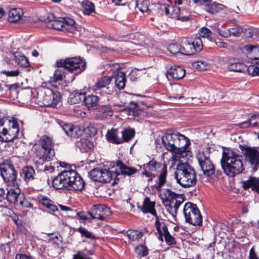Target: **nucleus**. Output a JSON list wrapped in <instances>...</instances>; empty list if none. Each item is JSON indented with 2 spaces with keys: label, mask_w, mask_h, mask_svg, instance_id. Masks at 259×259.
I'll list each match as a JSON object with an SVG mask.
<instances>
[{
  "label": "nucleus",
  "mask_w": 259,
  "mask_h": 259,
  "mask_svg": "<svg viewBox=\"0 0 259 259\" xmlns=\"http://www.w3.org/2000/svg\"><path fill=\"white\" fill-rule=\"evenodd\" d=\"M23 173L24 175L25 180L30 181L33 179V176L35 174L33 168L31 166H26L22 169Z\"/></svg>",
  "instance_id": "nucleus-46"
},
{
  "label": "nucleus",
  "mask_w": 259,
  "mask_h": 259,
  "mask_svg": "<svg viewBox=\"0 0 259 259\" xmlns=\"http://www.w3.org/2000/svg\"><path fill=\"white\" fill-rule=\"evenodd\" d=\"M6 198L10 203L15 204L18 200L21 191L18 187V184L12 185L8 187Z\"/></svg>",
  "instance_id": "nucleus-19"
},
{
  "label": "nucleus",
  "mask_w": 259,
  "mask_h": 259,
  "mask_svg": "<svg viewBox=\"0 0 259 259\" xmlns=\"http://www.w3.org/2000/svg\"><path fill=\"white\" fill-rule=\"evenodd\" d=\"M36 157L34 159V162L37 168L40 170L42 169L44 163L51 160L53 157H48V154L36 151Z\"/></svg>",
  "instance_id": "nucleus-27"
},
{
  "label": "nucleus",
  "mask_w": 259,
  "mask_h": 259,
  "mask_svg": "<svg viewBox=\"0 0 259 259\" xmlns=\"http://www.w3.org/2000/svg\"><path fill=\"white\" fill-rule=\"evenodd\" d=\"M249 259H259L256 256V253L254 252V250L253 249V248H252L249 251Z\"/></svg>",
  "instance_id": "nucleus-62"
},
{
  "label": "nucleus",
  "mask_w": 259,
  "mask_h": 259,
  "mask_svg": "<svg viewBox=\"0 0 259 259\" xmlns=\"http://www.w3.org/2000/svg\"><path fill=\"white\" fill-rule=\"evenodd\" d=\"M221 162L225 173L229 177L241 173L244 169L242 156L231 149L223 151Z\"/></svg>",
  "instance_id": "nucleus-3"
},
{
  "label": "nucleus",
  "mask_w": 259,
  "mask_h": 259,
  "mask_svg": "<svg viewBox=\"0 0 259 259\" xmlns=\"http://www.w3.org/2000/svg\"><path fill=\"white\" fill-rule=\"evenodd\" d=\"M63 20V31L74 33L77 31L75 22L70 18H62Z\"/></svg>",
  "instance_id": "nucleus-25"
},
{
  "label": "nucleus",
  "mask_w": 259,
  "mask_h": 259,
  "mask_svg": "<svg viewBox=\"0 0 259 259\" xmlns=\"http://www.w3.org/2000/svg\"><path fill=\"white\" fill-rule=\"evenodd\" d=\"M99 111L104 117L107 116H110L113 114V111L112 110L111 107L109 105H102L99 106Z\"/></svg>",
  "instance_id": "nucleus-48"
},
{
  "label": "nucleus",
  "mask_w": 259,
  "mask_h": 259,
  "mask_svg": "<svg viewBox=\"0 0 259 259\" xmlns=\"http://www.w3.org/2000/svg\"><path fill=\"white\" fill-rule=\"evenodd\" d=\"M245 160L250 163L253 171H256L259 165V150L251 147H245L243 150Z\"/></svg>",
  "instance_id": "nucleus-14"
},
{
  "label": "nucleus",
  "mask_w": 259,
  "mask_h": 259,
  "mask_svg": "<svg viewBox=\"0 0 259 259\" xmlns=\"http://www.w3.org/2000/svg\"><path fill=\"white\" fill-rule=\"evenodd\" d=\"M230 34L233 36H238L242 33L243 31V28L236 26L234 28L230 29Z\"/></svg>",
  "instance_id": "nucleus-52"
},
{
  "label": "nucleus",
  "mask_w": 259,
  "mask_h": 259,
  "mask_svg": "<svg viewBox=\"0 0 259 259\" xmlns=\"http://www.w3.org/2000/svg\"><path fill=\"white\" fill-rule=\"evenodd\" d=\"M187 103L188 104H191L193 105H199L201 103L200 98L198 97H189L187 98Z\"/></svg>",
  "instance_id": "nucleus-57"
},
{
  "label": "nucleus",
  "mask_w": 259,
  "mask_h": 259,
  "mask_svg": "<svg viewBox=\"0 0 259 259\" xmlns=\"http://www.w3.org/2000/svg\"><path fill=\"white\" fill-rule=\"evenodd\" d=\"M16 62L23 67H27L29 65L28 59L24 55L19 53H17L15 55Z\"/></svg>",
  "instance_id": "nucleus-45"
},
{
  "label": "nucleus",
  "mask_w": 259,
  "mask_h": 259,
  "mask_svg": "<svg viewBox=\"0 0 259 259\" xmlns=\"http://www.w3.org/2000/svg\"><path fill=\"white\" fill-rule=\"evenodd\" d=\"M81 5L83 7V13L85 15H90L95 11V6L93 3L89 1H84Z\"/></svg>",
  "instance_id": "nucleus-43"
},
{
  "label": "nucleus",
  "mask_w": 259,
  "mask_h": 259,
  "mask_svg": "<svg viewBox=\"0 0 259 259\" xmlns=\"http://www.w3.org/2000/svg\"><path fill=\"white\" fill-rule=\"evenodd\" d=\"M183 211L186 222L195 226L201 225L202 217L196 205L191 203H186Z\"/></svg>",
  "instance_id": "nucleus-10"
},
{
  "label": "nucleus",
  "mask_w": 259,
  "mask_h": 259,
  "mask_svg": "<svg viewBox=\"0 0 259 259\" xmlns=\"http://www.w3.org/2000/svg\"><path fill=\"white\" fill-rule=\"evenodd\" d=\"M66 134L71 137L78 138L82 133V131L77 126L65 123L62 126Z\"/></svg>",
  "instance_id": "nucleus-22"
},
{
  "label": "nucleus",
  "mask_w": 259,
  "mask_h": 259,
  "mask_svg": "<svg viewBox=\"0 0 259 259\" xmlns=\"http://www.w3.org/2000/svg\"><path fill=\"white\" fill-rule=\"evenodd\" d=\"M123 142H127L131 140L135 135V131L133 129H126L122 132Z\"/></svg>",
  "instance_id": "nucleus-50"
},
{
  "label": "nucleus",
  "mask_w": 259,
  "mask_h": 259,
  "mask_svg": "<svg viewBox=\"0 0 259 259\" xmlns=\"http://www.w3.org/2000/svg\"><path fill=\"white\" fill-rule=\"evenodd\" d=\"M72 259H92L87 256V255L82 251H78L75 254L73 255Z\"/></svg>",
  "instance_id": "nucleus-58"
},
{
  "label": "nucleus",
  "mask_w": 259,
  "mask_h": 259,
  "mask_svg": "<svg viewBox=\"0 0 259 259\" xmlns=\"http://www.w3.org/2000/svg\"><path fill=\"white\" fill-rule=\"evenodd\" d=\"M162 143L168 151L172 152L171 157L172 164H176L181 159L186 160L192 152L188 146L189 139L185 136L172 131L167 132L161 138Z\"/></svg>",
  "instance_id": "nucleus-1"
},
{
  "label": "nucleus",
  "mask_w": 259,
  "mask_h": 259,
  "mask_svg": "<svg viewBox=\"0 0 259 259\" xmlns=\"http://www.w3.org/2000/svg\"><path fill=\"white\" fill-rule=\"evenodd\" d=\"M181 48L182 45L178 44H174L169 45L168 47V49L169 51L174 54H176L178 53L181 54Z\"/></svg>",
  "instance_id": "nucleus-51"
},
{
  "label": "nucleus",
  "mask_w": 259,
  "mask_h": 259,
  "mask_svg": "<svg viewBox=\"0 0 259 259\" xmlns=\"http://www.w3.org/2000/svg\"><path fill=\"white\" fill-rule=\"evenodd\" d=\"M141 7L139 8V10L142 12H146L148 11V7L146 4L143 3L141 5Z\"/></svg>",
  "instance_id": "nucleus-63"
},
{
  "label": "nucleus",
  "mask_w": 259,
  "mask_h": 259,
  "mask_svg": "<svg viewBox=\"0 0 259 259\" xmlns=\"http://www.w3.org/2000/svg\"><path fill=\"white\" fill-rule=\"evenodd\" d=\"M185 70L180 66H174L170 68L167 73V76H170L174 79H180L183 78L185 75Z\"/></svg>",
  "instance_id": "nucleus-23"
},
{
  "label": "nucleus",
  "mask_w": 259,
  "mask_h": 259,
  "mask_svg": "<svg viewBox=\"0 0 259 259\" xmlns=\"http://www.w3.org/2000/svg\"><path fill=\"white\" fill-rule=\"evenodd\" d=\"M159 196L167 211L175 218L178 209L184 201L182 195L176 194L169 189H164Z\"/></svg>",
  "instance_id": "nucleus-5"
},
{
  "label": "nucleus",
  "mask_w": 259,
  "mask_h": 259,
  "mask_svg": "<svg viewBox=\"0 0 259 259\" xmlns=\"http://www.w3.org/2000/svg\"><path fill=\"white\" fill-rule=\"evenodd\" d=\"M242 33H243L244 36L246 37L252 38L254 35V30L251 28H243V31Z\"/></svg>",
  "instance_id": "nucleus-54"
},
{
  "label": "nucleus",
  "mask_w": 259,
  "mask_h": 259,
  "mask_svg": "<svg viewBox=\"0 0 259 259\" xmlns=\"http://www.w3.org/2000/svg\"><path fill=\"white\" fill-rule=\"evenodd\" d=\"M161 9L165 11L166 15L181 21H187L190 19L189 16H180V9L179 7L163 4L161 6Z\"/></svg>",
  "instance_id": "nucleus-17"
},
{
  "label": "nucleus",
  "mask_w": 259,
  "mask_h": 259,
  "mask_svg": "<svg viewBox=\"0 0 259 259\" xmlns=\"http://www.w3.org/2000/svg\"><path fill=\"white\" fill-rule=\"evenodd\" d=\"M215 45L217 47L221 48H226L227 46L225 42L221 41L215 42Z\"/></svg>",
  "instance_id": "nucleus-64"
},
{
  "label": "nucleus",
  "mask_w": 259,
  "mask_h": 259,
  "mask_svg": "<svg viewBox=\"0 0 259 259\" xmlns=\"http://www.w3.org/2000/svg\"><path fill=\"white\" fill-rule=\"evenodd\" d=\"M199 34L200 37L211 40L212 32L209 29L202 27L199 30Z\"/></svg>",
  "instance_id": "nucleus-49"
},
{
  "label": "nucleus",
  "mask_w": 259,
  "mask_h": 259,
  "mask_svg": "<svg viewBox=\"0 0 259 259\" xmlns=\"http://www.w3.org/2000/svg\"><path fill=\"white\" fill-rule=\"evenodd\" d=\"M106 137L109 142L112 143L121 144L123 142V140L118 136L117 129L112 128L108 131Z\"/></svg>",
  "instance_id": "nucleus-28"
},
{
  "label": "nucleus",
  "mask_w": 259,
  "mask_h": 259,
  "mask_svg": "<svg viewBox=\"0 0 259 259\" xmlns=\"http://www.w3.org/2000/svg\"><path fill=\"white\" fill-rule=\"evenodd\" d=\"M19 127L17 120L14 118H4L0 120V140L10 142L18 135Z\"/></svg>",
  "instance_id": "nucleus-6"
},
{
  "label": "nucleus",
  "mask_w": 259,
  "mask_h": 259,
  "mask_svg": "<svg viewBox=\"0 0 259 259\" xmlns=\"http://www.w3.org/2000/svg\"><path fill=\"white\" fill-rule=\"evenodd\" d=\"M243 187L245 189L252 187L253 190H255L259 193V179L255 178H251L249 180L242 182Z\"/></svg>",
  "instance_id": "nucleus-33"
},
{
  "label": "nucleus",
  "mask_w": 259,
  "mask_h": 259,
  "mask_svg": "<svg viewBox=\"0 0 259 259\" xmlns=\"http://www.w3.org/2000/svg\"><path fill=\"white\" fill-rule=\"evenodd\" d=\"M84 104L88 109L97 107L99 105V98L95 95H88L84 98Z\"/></svg>",
  "instance_id": "nucleus-31"
},
{
  "label": "nucleus",
  "mask_w": 259,
  "mask_h": 259,
  "mask_svg": "<svg viewBox=\"0 0 259 259\" xmlns=\"http://www.w3.org/2000/svg\"><path fill=\"white\" fill-rule=\"evenodd\" d=\"M155 226L159 233L158 238L160 240L163 241L162 236H163L166 243L168 245L175 244V238L169 234L167 226L164 223L157 220L155 222Z\"/></svg>",
  "instance_id": "nucleus-15"
},
{
  "label": "nucleus",
  "mask_w": 259,
  "mask_h": 259,
  "mask_svg": "<svg viewBox=\"0 0 259 259\" xmlns=\"http://www.w3.org/2000/svg\"><path fill=\"white\" fill-rule=\"evenodd\" d=\"M126 234L132 241H138L143 236L142 232L136 230H128L126 232Z\"/></svg>",
  "instance_id": "nucleus-42"
},
{
  "label": "nucleus",
  "mask_w": 259,
  "mask_h": 259,
  "mask_svg": "<svg viewBox=\"0 0 259 259\" xmlns=\"http://www.w3.org/2000/svg\"><path fill=\"white\" fill-rule=\"evenodd\" d=\"M52 185L56 189L79 191L83 188L84 182L75 170H64L53 179Z\"/></svg>",
  "instance_id": "nucleus-2"
},
{
  "label": "nucleus",
  "mask_w": 259,
  "mask_h": 259,
  "mask_svg": "<svg viewBox=\"0 0 259 259\" xmlns=\"http://www.w3.org/2000/svg\"><path fill=\"white\" fill-rule=\"evenodd\" d=\"M111 214L110 208L105 205H95L91 211L93 219L103 220L106 217Z\"/></svg>",
  "instance_id": "nucleus-16"
},
{
  "label": "nucleus",
  "mask_w": 259,
  "mask_h": 259,
  "mask_svg": "<svg viewBox=\"0 0 259 259\" xmlns=\"http://www.w3.org/2000/svg\"><path fill=\"white\" fill-rule=\"evenodd\" d=\"M38 199L40 203L47 208L53 211L58 210L57 206L54 204V202L50 199L48 197L45 195H40L38 196Z\"/></svg>",
  "instance_id": "nucleus-30"
},
{
  "label": "nucleus",
  "mask_w": 259,
  "mask_h": 259,
  "mask_svg": "<svg viewBox=\"0 0 259 259\" xmlns=\"http://www.w3.org/2000/svg\"><path fill=\"white\" fill-rule=\"evenodd\" d=\"M1 175L8 187L18 184L17 174L12 164L6 161L0 164Z\"/></svg>",
  "instance_id": "nucleus-11"
},
{
  "label": "nucleus",
  "mask_w": 259,
  "mask_h": 259,
  "mask_svg": "<svg viewBox=\"0 0 259 259\" xmlns=\"http://www.w3.org/2000/svg\"><path fill=\"white\" fill-rule=\"evenodd\" d=\"M181 159L177 162L175 177L177 182L184 188H189L195 185L197 179L194 169L190 164Z\"/></svg>",
  "instance_id": "nucleus-4"
},
{
  "label": "nucleus",
  "mask_w": 259,
  "mask_h": 259,
  "mask_svg": "<svg viewBox=\"0 0 259 259\" xmlns=\"http://www.w3.org/2000/svg\"><path fill=\"white\" fill-rule=\"evenodd\" d=\"M38 99L41 106L57 108L61 105V96L60 93L49 88H41Z\"/></svg>",
  "instance_id": "nucleus-7"
},
{
  "label": "nucleus",
  "mask_w": 259,
  "mask_h": 259,
  "mask_svg": "<svg viewBox=\"0 0 259 259\" xmlns=\"http://www.w3.org/2000/svg\"><path fill=\"white\" fill-rule=\"evenodd\" d=\"M167 174V170L165 166L162 168V170L158 178V185L155 187L156 190L160 193L162 191L161 187L166 182V177Z\"/></svg>",
  "instance_id": "nucleus-41"
},
{
  "label": "nucleus",
  "mask_w": 259,
  "mask_h": 259,
  "mask_svg": "<svg viewBox=\"0 0 259 259\" xmlns=\"http://www.w3.org/2000/svg\"><path fill=\"white\" fill-rule=\"evenodd\" d=\"M160 167L159 163L152 160L148 163L144 165V171L143 174L149 177L151 176V172L156 171Z\"/></svg>",
  "instance_id": "nucleus-26"
},
{
  "label": "nucleus",
  "mask_w": 259,
  "mask_h": 259,
  "mask_svg": "<svg viewBox=\"0 0 259 259\" xmlns=\"http://www.w3.org/2000/svg\"><path fill=\"white\" fill-rule=\"evenodd\" d=\"M217 32L219 33L220 35L224 37H228L231 36L230 29H226L225 30H221L220 29H218Z\"/></svg>",
  "instance_id": "nucleus-61"
},
{
  "label": "nucleus",
  "mask_w": 259,
  "mask_h": 259,
  "mask_svg": "<svg viewBox=\"0 0 259 259\" xmlns=\"http://www.w3.org/2000/svg\"><path fill=\"white\" fill-rule=\"evenodd\" d=\"M225 6L224 5L214 2L207 4L206 10L208 12L214 14L223 10Z\"/></svg>",
  "instance_id": "nucleus-40"
},
{
  "label": "nucleus",
  "mask_w": 259,
  "mask_h": 259,
  "mask_svg": "<svg viewBox=\"0 0 259 259\" xmlns=\"http://www.w3.org/2000/svg\"><path fill=\"white\" fill-rule=\"evenodd\" d=\"M247 68L245 65L240 62H231L228 66V69L230 71L240 72L247 71Z\"/></svg>",
  "instance_id": "nucleus-37"
},
{
  "label": "nucleus",
  "mask_w": 259,
  "mask_h": 259,
  "mask_svg": "<svg viewBox=\"0 0 259 259\" xmlns=\"http://www.w3.org/2000/svg\"><path fill=\"white\" fill-rule=\"evenodd\" d=\"M1 73L4 74L7 76L14 77L17 76L19 74V71L18 70H2Z\"/></svg>",
  "instance_id": "nucleus-55"
},
{
  "label": "nucleus",
  "mask_w": 259,
  "mask_h": 259,
  "mask_svg": "<svg viewBox=\"0 0 259 259\" xmlns=\"http://www.w3.org/2000/svg\"><path fill=\"white\" fill-rule=\"evenodd\" d=\"M199 98L201 101H202L201 103L207 102L209 98L208 93L206 91L203 92L200 95Z\"/></svg>",
  "instance_id": "nucleus-60"
},
{
  "label": "nucleus",
  "mask_w": 259,
  "mask_h": 259,
  "mask_svg": "<svg viewBox=\"0 0 259 259\" xmlns=\"http://www.w3.org/2000/svg\"><path fill=\"white\" fill-rule=\"evenodd\" d=\"M240 126L245 128L251 126L255 127H259V114L252 115L248 121L240 123Z\"/></svg>",
  "instance_id": "nucleus-35"
},
{
  "label": "nucleus",
  "mask_w": 259,
  "mask_h": 259,
  "mask_svg": "<svg viewBox=\"0 0 259 259\" xmlns=\"http://www.w3.org/2000/svg\"><path fill=\"white\" fill-rule=\"evenodd\" d=\"M136 252L140 255L145 256L148 254V250L143 245H139L136 248Z\"/></svg>",
  "instance_id": "nucleus-53"
},
{
  "label": "nucleus",
  "mask_w": 259,
  "mask_h": 259,
  "mask_svg": "<svg viewBox=\"0 0 259 259\" xmlns=\"http://www.w3.org/2000/svg\"><path fill=\"white\" fill-rule=\"evenodd\" d=\"M243 52L250 59L259 60V46L250 45H245L243 49Z\"/></svg>",
  "instance_id": "nucleus-21"
},
{
  "label": "nucleus",
  "mask_w": 259,
  "mask_h": 259,
  "mask_svg": "<svg viewBox=\"0 0 259 259\" xmlns=\"http://www.w3.org/2000/svg\"><path fill=\"white\" fill-rule=\"evenodd\" d=\"M116 165L119 168L121 175L131 176L137 172L136 168L124 165L120 160H118Z\"/></svg>",
  "instance_id": "nucleus-29"
},
{
  "label": "nucleus",
  "mask_w": 259,
  "mask_h": 259,
  "mask_svg": "<svg viewBox=\"0 0 259 259\" xmlns=\"http://www.w3.org/2000/svg\"><path fill=\"white\" fill-rule=\"evenodd\" d=\"M155 202L154 201H151L150 198L148 197H145L143 205L141 207V211L144 213H149L152 215H154L157 220H158V217L157 215L156 211L155 209Z\"/></svg>",
  "instance_id": "nucleus-20"
},
{
  "label": "nucleus",
  "mask_w": 259,
  "mask_h": 259,
  "mask_svg": "<svg viewBox=\"0 0 259 259\" xmlns=\"http://www.w3.org/2000/svg\"><path fill=\"white\" fill-rule=\"evenodd\" d=\"M193 66L197 69L203 71L207 69L209 67V64L206 60H199L192 63Z\"/></svg>",
  "instance_id": "nucleus-47"
},
{
  "label": "nucleus",
  "mask_w": 259,
  "mask_h": 259,
  "mask_svg": "<svg viewBox=\"0 0 259 259\" xmlns=\"http://www.w3.org/2000/svg\"><path fill=\"white\" fill-rule=\"evenodd\" d=\"M77 145L82 152H87L93 147V144L87 139L81 138L77 142Z\"/></svg>",
  "instance_id": "nucleus-38"
},
{
  "label": "nucleus",
  "mask_w": 259,
  "mask_h": 259,
  "mask_svg": "<svg viewBox=\"0 0 259 259\" xmlns=\"http://www.w3.org/2000/svg\"><path fill=\"white\" fill-rule=\"evenodd\" d=\"M125 74L123 72H119L115 76V82L116 87L119 90L123 89L125 85Z\"/></svg>",
  "instance_id": "nucleus-36"
},
{
  "label": "nucleus",
  "mask_w": 259,
  "mask_h": 259,
  "mask_svg": "<svg viewBox=\"0 0 259 259\" xmlns=\"http://www.w3.org/2000/svg\"><path fill=\"white\" fill-rule=\"evenodd\" d=\"M59 67H64L74 74L81 72L85 66V62L79 57H73L66 59H61L56 62Z\"/></svg>",
  "instance_id": "nucleus-9"
},
{
  "label": "nucleus",
  "mask_w": 259,
  "mask_h": 259,
  "mask_svg": "<svg viewBox=\"0 0 259 259\" xmlns=\"http://www.w3.org/2000/svg\"><path fill=\"white\" fill-rule=\"evenodd\" d=\"M111 81V78L109 76H104L100 79H99L98 82L96 83V91L98 90H108L109 92H106L109 94H111L113 92V89L110 88V87H108V85L110 83Z\"/></svg>",
  "instance_id": "nucleus-24"
},
{
  "label": "nucleus",
  "mask_w": 259,
  "mask_h": 259,
  "mask_svg": "<svg viewBox=\"0 0 259 259\" xmlns=\"http://www.w3.org/2000/svg\"><path fill=\"white\" fill-rule=\"evenodd\" d=\"M41 148L37 150V152L48 154V157H53L55 155V152L52 148V141L51 139L47 136H43L39 140Z\"/></svg>",
  "instance_id": "nucleus-18"
},
{
  "label": "nucleus",
  "mask_w": 259,
  "mask_h": 259,
  "mask_svg": "<svg viewBox=\"0 0 259 259\" xmlns=\"http://www.w3.org/2000/svg\"><path fill=\"white\" fill-rule=\"evenodd\" d=\"M66 75L67 73L63 69H57L55 70L52 79L54 82L64 81L65 82H69L70 81H72V80H70L67 79Z\"/></svg>",
  "instance_id": "nucleus-32"
},
{
  "label": "nucleus",
  "mask_w": 259,
  "mask_h": 259,
  "mask_svg": "<svg viewBox=\"0 0 259 259\" xmlns=\"http://www.w3.org/2000/svg\"><path fill=\"white\" fill-rule=\"evenodd\" d=\"M181 45V54L185 55H191L200 52L203 46L201 38L197 35L194 36L191 40L186 39L183 41Z\"/></svg>",
  "instance_id": "nucleus-12"
},
{
  "label": "nucleus",
  "mask_w": 259,
  "mask_h": 259,
  "mask_svg": "<svg viewBox=\"0 0 259 259\" xmlns=\"http://www.w3.org/2000/svg\"><path fill=\"white\" fill-rule=\"evenodd\" d=\"M197 159L204 176L209 177L214 174V167L207 153L199 151Z\"/></svg>",
  "instance_id": "nucleus-13"
},
{
  "label": "nucleus",
  "mask_w": 259,
  "mask_h": 259,
  "mask_svg": "<svg viewBox=\"0 0 259 259\" xmlns=\"http://www.w3.org/2000/svg\"><path fill=\"white\" fill-rule=\"evenodd\" d=\"M120 175L118 172L107 169L94 168L89 172V177L93 181L101 183H109L112 181L113 185L117 184Z\"/></svg>",
  "instance_id": "nucleus-8"
},
{
  "label": "nucleus",
  "mask_w": 259,
  "mask_h": 259,
  "mask_svg": "<svg viewBox=\"0 0 259 259\" xmlns=\"http://www.w3.org/2000/svg\"><path fill=\"white\" fill-rule=\"evenodd\" d=\"M76 215L81 220H86L92 219V215L90 212H80L76 213Z\"/></svg>",
  "instance_id": "nucleus-56"
},
{
  "label": "nucleus",
  "mask_w": 259,
  "mask_h": 259,
  "mask_svg": "<svg viewBox=\"0 0 259 259\" xmlns=\"http://www.w3.org/2000/svg\"><path fill=\"white\" fill-rule=\"evenodd\" d=\"M62 17H60L57 20L50 21V22L48 24V26L54 29L61 30L63 31V20H62Z\"/></svg>",
  "instance_id": "nucleus-44"
},
{
  "label": "nucleus",
  "mask_w": 259,
  "mask_h": 259,
  "mask_svg": "<svg viewBox=\"0 0 259 259\" xmlns=\"http://www.w3.org/2000/svg\"><path fill=\"white\" fill-rule=\"evenodd\" d=\"M79 232L82 235L85 236L87 238H91L92 237V235L86 229L80 227L78 229Z\"/></svg>",
  "instance_id": "nucleus-59"
},
{
  "label": "nucleus",
  "mask_w": 259,
  "mask_h": 259,
  "mask_svg": "<svg viewBox=\"0 0 259 259\" xmlns=\"http://www.w3.org/2000/svg\"><path fill=\"white\" fill-rule=\"evenodd\" d=\"M23 15V11L20 9H12L9 13L8 20L10 22H17Z\"/></svg>",
  "instance_id": "nucleus-34"
},
{
  "label": "nucleus",
  "mask_w": 259,
  "mask_h": 259,
  "mask_svg": "<svg viewBox=\"0 0 259 259\" xmlns=\"http://www.w3.org/2000/svg\"><path fill=\"white\" fill-rule=\"evenodd\" d=\"M84 94L78 91H74L69 97V102L72 104H77L84 100Z\"/></svg>",
  "instance_id": "nucleus-39"
}]
</instances>
